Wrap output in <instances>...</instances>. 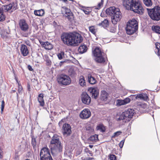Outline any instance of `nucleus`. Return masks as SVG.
Instances as JSON below:
<instances>
[{"label": "nucleus", "instance_id": "obj_1", "mask_svg": "<svg viewBox=\"0 0 160 160\" xmlns=\"http://www.w3.org/2000/svg\"><path fill=\"white\" fill-rule=\"evenodd\" d=\"M61 39L63 43L68 46H77L82 41L81 35L76 32L62 33Z\"/></svg>", "mask_w": 160, "mask_h": 160}, {"label": "nucleus", "instance_id": "obj_2", "mask_svg": "<svg viewBox=\"0 0 160 160\" xmlns=\"http://www.w3.org/2000/svg\"><path fill=\"white\" fill-rule=\"evenodd\" d=\"M123 4L127 9L141 15L144 12V9L140 0H123Z\"/></svg>", "mask_w": 160, "mask_h": 160}, {"label": "nucleus", "instance_id": "obj_3", "mask_svg": "<svg viewBox=\"0 0 160 160\" xmlns=\"http://www.w3.org/2000/svg\"><path fill=\"white\" fill-rule=\"evenodd\" d=\"M49 147L53 155H55L62 152V147L59 136L55 134L53 136L50 142Z\"/></svg>", "mask_w": 160, "mask_h": 160}, {"label": "nucleus", "instance_id": "obj_4", "mask_svg": "<svg viewBox=\"0 0 160 160\" xmlns=\"http://www.w3.org/2000/svg\"><path fill=\"white\" fill-rule=\"evenodd\" d=\"M138 28V24L137 21L135 19H132L127 23L126 27V32L128 34H132L137 30Z\"/></svg>", "mask_w": 160, "mask_h": 160}, {"label": "nucleus", "instance_id": "obj_5", "mask_svg": "<svg viewBox=\"0 0 160 160\" xmlns=\"http://www.w3.org/2000/svg\"><path fill=\"white\" fill-rule=\"evenodd\" d=\"M94 56L95 57V60L98 63H104L105 61L104 53L98 47L95 48L92 52Z\"/></svg>", "mask_w": 160, "mask_h": 160}, {"label": "nucleus", "instance_id": "obj_6", "mask_svg": "<svg viewBox=\"0 0 160 160\" xmlns=\"http://www.w3.org/2000/svg\"><path fill=\"white\" fill-rule=\"evenodd\" d=\"M148 13L152 20L158 21L160 20V7H155L151 9H147Z\"/></svg>", "mask_w": 160, "mask_h": 160}, {"label": "nucleus", "instance_id": "obj_7", "mask_svg": "<svg viewBox=\"0 0 160 160\" xmlns=\"http://www.w3.org/2000/svg\"><path fill=\"white\" fill-rule=\"evenodd\" d=\"M113 11L114 13H113L111 16V21L113 24L115 25L120 21L122 16V13L118 8L115 7V9Z\"/></svg>", "mask_w": 160, "mask_h": 160}, {"label": "nucleus", "instance_id": "obj_8", "mask_svg": "<svg viewBox=\"0 0 160 160\" xmlns=\"http://www.w3.org/2000/svg\"><path fill=\"white\" fill-rule=\"evenodd\" d=\"M58 82L59 84L63 85H67L71 82V78L67 75L61 74L57 78Z\"/></svg>", "mask_w": 160, "mask_h": 160}, {"label": "nucleus", "instance_id": "obj_9", "mask_svg": "<svg viewBox=\"0 0 160 160\" xmlns=\"http://www.w3.org/2000/svg\"><path fill=\"white\" fill-rule=\"evenodd\" d=\"M123 113L126 117V120L128 121H129L135 113V112L132 109H128L126 110Z\"/></svg>", "mask_w": 160, "mask_h": 160}, {"label": "nucleus", "instance_id": "obj_10", "mask_svg": "<svg viewBox=\"0 0 160 160\" xmlns=\"http://www.w3.org/2000/svg\"><path fill=\"white\" fill-rule=\"evenodd\" d=\"M62 132L64 135H69L71 132V128L70 125L68 123H65L62 127Z\"/></svg>", "mask_w": 160, "mask_h": 160}, {"label": "nucleus", "instance_id": "obj_11", "mask_svg": "<svg viewBox=\"0 0 160 160\" xmlns=\"http://www.w3.org/2000/svg\"><path fill=\"white\" fill-rule=\"evenodd\" d=\"M88 92L91 93L92 98L94 99H96L98 96V90L96 88H90L88 89Z\"/></svg>", "mask_w": 160, "mask_h": 160}, {"label": "nucleus", "instance_id": "obj_12", "mask_svg": "<svg viewBox=\"0 0 160 160\" xmlns=\"http://www.w3.org/2000/svg\"><path fill=\"white\" fill-rule=\"evenodd\" d=\"M82 101L83 103L88 105L91 101L90 97L85 92H83L81 96Z\"/></svg>", "mask_w": 160, "mask_h": 160}, {"label": "nucleus", "instance_id": "obj_13", "mask_svg": "<svg viewBox=\"0 0 160 160\" xmlns=\"http://www.w3.org/2000/svg\"><path fill=\"white\" fill-rule=\"evenodd\" d=\"M40 156V158L51 156L49 149L47 148H43L41 150Z\"/></svg>", "mask_w": 160, "mask_h": 160}, {"label": "nucleus", "instance_id": "obj_14", "mask_svg": "<svg viewBox=\"0 0 160 160\" xmlns=\"http://www.w3.org/2000/svg\"><path fill=\"white\" fill-rule=\"evenodd\" d=\"M19 25L21 30L24 32L27 31L29 28L28 24L24 19H21L20 20Z\"/></svg>", "mask_w": 160, "mask_h": 160}, {"label": "nucleus", "instance_id": "obj_15", "mask_svg": "<svg viewBox=\"0 0 160 160\" xmlns=\"http://www.w3.org/2000/svg\"><path fill=\"white\" fill-rule=\"evenodd\" d=\"M63 8L65 10V16L69 20L72 21L73 20V15L70 9L66 7H63Z\"/></svg>", "mask_w": 160, "mask_h": 160}, {"label": "nucleus", "instance_id": "obj_16", "mask_svg": "<svg viewBox=\"0 0 160 160\" xmlns=\"http://www.w3.org/2000/svg\"><path fill=\"white\" fill-rule=\"evenodd\" d=\"M91 116L90 111L87 109H85L81 112L80 116L82 119H87L89 118Z\"/></svg>", "mask_w": 160, "mask_h": 160}, {"label": "nucleus", "instance_id": "obj_17", "mask_svg": "<svg viewBox=\"0 0 160 160\" xmlns=\"http://www.w3.org/2000/svg\"><path fill=\"white\" fill-rule=\"evenodd\" d=\"M20 50L21 54L24 57L27 56L29 53V51L27 46L24 44L21 45Z\"/></svg>", "mask_w": 160, "mask_h": 160}, {"label": "nucleus", "instance_id": "obj_18", "mask_svg": "<svg viewBox=\"0 0 160 160\" xmlns=\"http://www.w3.org/2000/svg\"><path fill=\"white\" fill-rule=\"evenodd\" d=\"M14 5V3H12L7 5H3L0 8L3 10V11L6 12L11 9H12L13 10L15 9Z\"/></svg>", "mask_w": 160, "mask_h": 160}, {"label": "nucleus", "instance_id": "obj_19", "mask_svg": "<svg viewBox=\"0 0 160 160\" xmlns=\"http://www.w3.org/2000/svg\"><path fill=\"white\" fill-rule=\"evenodd\" d=\"M40 43L42 46L46 49L50 50L52 48V45L48 42H41Z\"/></svg>", "mask_w": 160, "mask_h": 160}, {"label": "nucleus", "instance_id": "obj_20", "mask_svg": "<svg viewBox=\"0 0 160 160\" xmlns=\"http://www.w3.org/2000/svg\"><path fill=\"white\" fill-rule=\"evenodd\" d=\"M136 99H139L144 101L147 100L148 98V97L146 94L142 93L137 94L136 96Z\"/></svg>", "mask_w": 160, "mask_h": 160}, {"label": "nucleus", "instance_id": "obj_21", "mask_svg": "<svg viewBox=\"0 0 160 160\" xmlns=\"http://www.w3.org/2000/svg\"><path fill=\"white\" fill-rule=\"evenodd\" d=\"M43 97L44 94L43 93L40 94L38 96V101L40 103V105L41 106H43L44 105Z\"/></svg>", "mask_w": 160, "mask_h": 160}, {"label": "nucleus", "instance_id": "obj_22", "mask_svg": "<svg viewBox=\"0 0 160 160\" xmlns=\"http://www.w3.org/2000/svg\"><path fill=\"white\" fill-rule=\"evenodd\" d=\"M98 25L99 26H102L103 28H105L109 26L108 21L106 19H105L101 22L99 23Z\"/></svg>", "mask_w": 160, "mask_h": 160}, {"label": "nucleus", "instance_id": "obj_23", "mask_svg": "<svg viewBox=\"0 0 160 160\" xmlns=\"http://www.w3.org/2000/svg\"><path fill=\"white\" fill-rule=\"evenodd\" d=\"M108 93L105 91H102L100 96V99L103 101H106L108 98Z\"/></svg>", "mask_w": 160, "mask_h": 160}, {"label": "nucleus", "instance_id": "obj_24", "mask_svg": "<svg viewBox=\"0 0 160 160\" xmlns=\"http://www.w3.org/2000/svg\"><path fill=\"white\" fill-rule=\"evenodd\" d=\"M115 9V7H111L107 8L106 11V13L107 14L111 16L112 15L113 13H114V10Z\"/></svg>", "mask_w": 160, "mask_h": 160}, {"label": "nucleus", "instance_id": "obj_25", "mask_svg": "<svg viewBox=\"0 0 160 160\" xmlns=\"http://www.w3.org/2000/svg\"><path fill=\"white\" fill-rule=\"evenodd\" d=\"M87 49V48L85 45H83L80 46L78 49V51L79 53H83L85 52Z\"/></svg>", "mask_w": 160, "mask_h": 160}, {"label": "nucleus", "instance_id": "obj_26", "mask_svg": "<svg viewBox=\"0 0 160 160\" xmlns=\"http://www.w3.org/2000/svg\"><path fill=\"white\" fill-rule=\"evenodd\" d=\"M34 14L35 15L39 16H42L44 14V10L41 9L39 10H35L34 11Z\"/></svg>", "mask_w": 160, "mask_h": 160}, {"label": "nucleus", "instance_id": "obj_27", "mask_svg": "<svg viewBox=\"0 0 160 160\" xmlns=\"http://www.w3.org/2000/svg\"><path fill=\"white\" fill-rule=\"evenodd\" d=\"M97 130L100 131L101 132H103L105 131V127L103 124H99L98 125L96 128Z\"/></svg>", "mask_w": 160, "mask_h": 160}, {"label": "nucleus", "instance_id": "obj_28", "mask_svg": "<svg viewBox=\"0 0 160 160\" xmlns=\"http://www.w3.org/2000/svg\"><path fill=\"white\" fill-rule=\"evenodd\" d=\"M88 81L89 82L92 84H95L96 82V80L95 78L91 75L88 76Z\"/></svg>", "mask_w": 160, "mask_h": 160}, {"label": "nucleus", "instance_id": "obj_29", "mask_svg": "<svg viewBox=\"0 0 160 160\" xmlns=\"http://www.w3.org/2000/svg\"><path fill=\"white\" fill-rule=\"evenodd\" d=\"M155 45L156 49L155 50V52L156 53H157L158 56H160V43H156Z\"/></svg>", "mask_w": 160, "mask_h": 160}, {"label": "nucleus", "instance_id": "obj_30", "mask_svg": "<svg viewBox=\"0 0 160 160\" xmlns=\"http://www.w3.org/2000/svg\"><path fill=\"white\" fill-rule=\"evenodd\" d=\"M144 4L147 7H150L152 5L151 0H143Z\"/></svg>", "mask_w": 160, "mask_h": 160}, {"label": "nucleus", "instance_id": "obj_31", "mask_svg": "<svg viewBox=\"0 0 160 160\" xmlns=\"http://www.w3.org/2000/svg\"><path fill=\"white\" fill-rule=\"evenodd\" d=\"M98 135L96 134L92 136L89 138V139L92 142H96L98 140Z\"/></svg>", "mask_w": 160, "mask_h": 160}, {"label": "nucleus", "instance_id": "obj_32", "mask_svg": "<svg viewBox=\"0 0 160 160\" xmlns=\"http://www.w3.org/2000/svg\"><path fill=\"white\" fill-rule=\"evenodd\" d=\"M152 30L157 33L160 34V27L158 26H153L152 27Z\"/></svg>", "mask_w": 160, "mask_h": 160}, {"label": "nucleus", "instance_id": "obj_33", "mask_svg": "<svg viewBox=\"0 0 160 160\" xmlns=\"http://www.w3.org/2000/svg\"><path fill=\"white\" fill-rule=\"evenodd\" d=\"M79 83L80 85L82 86H83L85 85V80L83 77L82 76H81L80 77V78L79 79Z\"/></svg>", "mask_w": 160, "mask_h": 160}, {"label": "nucleus", "instance_id": "obj_34", "mask_svg": "<svg viewBox=\"0 0 160 160\" xmlns=\"http://www.w3.org/2000/svg\"><path fill=\"white\" fill-rule=\"evenodd\" d=\"M32 141L31 144L33 148H35L36 145V138L33 136H31Z\"/></svg>", "mask_w": 160, "mask_h": 160}, {"label": "nucleus", "instance_id": "obj_35", "mask_svg": "<svg viewBox=\"0 0 160 160\" xmlns=\"http://www.w3.org/2000/svg\"><path fill=\"white\" fill-rule=\"evenodd\" d=\"M4 11L0 8V21L4 20L5 18V15L3 14Z\"/></svg>", "mask_w": 160, "mask_h": 160}, {"label": "nucleus", "instance_id": "obj_36", "mask_svg": "<svg viewBox=\"0 0 160 160\" xmlns=\"http://www.w3.org/2000/svg\"><path fill=\"white\" fill-rule=\"evenodd\" d=\"M116 105L120 106L124 105L123 100L118 99L116 101Z\"/></svg>", "mask_w": 160, "mask_h": 160}, {"label": "nucleus", "instance_id": "obj_37", "mask_svg": "<svg viewBox=\"0 0 160 160\" xmlns=\"http://www.w3.org/2000/svg\"><path fill=\"white\" fill-rule=\"evenodd\" d=\"M58 57L60 60L62 59L64 57V53L63 52H62L57 54Z\"/></svg>", "mask_w": 160, "mask_h": 160}, {"label": "nucleus", "instance_id": "obj_38", "mask_svg": "<svg viewBox=\"0 0 160 160\" xmlns=\"http://www.w3.org/2000/svg\"><path fill=\"white\" fill-rule=\"evenodd\" d=\"M86 130L88 133H91L93 132L94 130L92 127L89 126H87L86 127Z\"/></svg>", "mask_w": 160, "mask_h": 160}, {"label": "nucleus", "instance_id": "obj_39", "mask_svg": "<svg viewBox=\"0 0 160 160\" xmlns=\"http://www.w3.org/2000/svg\"><path fill=\"white\" fill-rule=\"evenodd\" d=\"M126 119V117L124 115L123 112L121 115L119 116V117L117 118L118 121H120L123 119Z\"/></svg>", "mask_w": 160, "mask_h": 160}, {"label": "nucleus", "instance_id": "obj_40", "mask_svg": "<svg viewBox=\"0 0 160 160\" xmlns=\"http://www.w3.org/2000/svg\"><path fill=\"white\" fill-rule=\"evenodd\" d=\"M89 31L92 32V34H95L96 32L95 29L94 27L92 26L89 27Z\"/></svg>", "mask_w": 160, "mask_h": 160}, {"label": "nucleus", "instance_id": "obj_41", "mask_svg": "<svg viewBox=\"0 0 160 160\" xmlns=\"http://www.w3.org/2000/svg\"><path fill=\"white\" fill-rule=\"evenodd\" d=\"M124 105L128 104L130 102V99L129 98H126L123 100Z\"/></svg>", "mask_w": 160, "mask_h": 160}, {"label": "nucleus", "instance_id": "obj_42", "mask_svg": "<svg viewBox=\"0 0 160 160\" xmlns=\"http://www.w3.org/2000/svg\"><path fill=\"white\" fill-rule=\"evenodd\" d=\"M18 92L19 93L22 94V93L23 90L22 88V86L21 85H19L18 84Z\"/></svg>", "mask_w": 160, "mask_h": 160}, {"label": "nucleus", "instance_id": "obj_43", "mask_svg": "<svg viewBox=\"0 0 160 160\" xmlns=\"http://www.w3.org/2000/svg\"><path fill=\"white\" fill-rule=\"evenodd\" d=\"M109 31L111 32H115L116 31V28L114 27L111 26L109 28Z\"/></svg>", "mask_w": 160, "mask_h": 160}, {"label": "nucleus", "instance_id": "obj_44", "mask_svg": "<svg viewBox=\"0 0 160 160\" xmlns=\"http://www.w3.org/2000/svg\"><path fill=\"white\" fill-rule=\"evenodd\" d=\"M41 160H52L51 156L46 157L45 158H40Z\"/></svg>", "mask_w": 160, "mask_h": 160}, {"label": "nucleus", "instance_id": "obj_45", "mask_svg": "<svg viewBox=\"0 0 160 160\" xmlns=\"http://www.w3.org/2000/svg\"><path fill=\"white\" fill-rule=\"evenodd\" d=\"M121 133L122 132L120 131H118L116 132H115L114 133V135L112 137H115L118 136L120 135Z\"/></svg>", "mask_w": 160, "mask_h": 160}, {"label": "nucleus", "instance_id": "obj_46", "mask_svg": "<svg viewBox=\"0 0 160 160\" xmlns=\"http://www.w3.org/2000/svg\"><path fill=\"white\" fill-rule=\"evenodd\" d=\"M5 103L3 100L2 101L1 107V112H2L3 111V109L4 107Z\"/></svg>", "mask_w": 160, "mask_h": 160}, {"label": "nucleus", "instance_id": "obj_47", "mask_svg": "<svg viewBox=\"0 0 160 160\" xmlns=\"http://www.w3.org/2000/svg\"><path fill=\"white\" fill-rule=\"evenodd\" d=\"M109 158L110 160H115L116 157L114 155H110Z\"/></svg>", "mask_w": 160, "mask_h": 160}, {"label": "nucleus", "instance_id": "obj_48", "mask_svg": "<svg viewBox=\"0 0 160 160\" xmlns=\"http://www.w3.org/2000/svg\"><path fill=\"white\" fill-rule=\"evenodd\" d=\"M103 2V0H101V2L98 4V8H96L97 9H99L101 8V6L102 5Z\"/></svg>", "mask_w": 160, "mask_h": 160}, {"label": "nucleus", "instance_id": "obj_49", "mask_svg": "<svg viewBox=\"0 0 160 160\" xmlns=\"http://www.w3.org/2000/svg\"><path fill=\"white\" fill-rule=\"evenodd\" d=\"M124 139L122 140L119 143V146L120 148H122L124 142Z\"/></svg>", "mask_w": 160, "mask_h": 160}, {"label": "nucleus", "instance_id": "obj_50", "mask_svg": "<svg viewBox=\"0 0 160 160\" xmlns=\"http://www.w3.org/2000/svg\"><path fill=\"white\" fill-rule=\"evenodd\" d=\"M86 152L88 153L89 154L91 155V156H92V152L90 151L88 149H86Z\"/></svg>", "mask_w": 160, "mask_h": 160}, {"label": "nucleus", "instance_id": "obj_51", "mask_svg": "<svg viewBox=\"0 0 160 160\" xmlns=\"http://www.w3.org/2000/svg\"><path fill=\"white\" fill-rule=\"evenodd\" d=\"M3 151L1 148L0 147V158H2V157Z\"/></svg>", "mask_w": 160, "mask_h": 160}, {"label": "nucleus", "instance_id": "obj_52", "mask_svg": "<svg viewBox=\"0 0 160 160\" xmlns=\"http://www.w3.org/2000/svg\"><path fill=\"white\" fill-rule=\"evenodd\" d=\"M28 70L30 71H32L33 70L32 67L30 65H28Z\"/></svg>", "mask_w": 160, "mask_h": 160}, {"label": "nucleus", "instance_id": "obj_53", "mask_svg": "<svg viewBox=\"0 0 160 160\" xmlns=\"http://www.w3.org/2000/svg\"><path fill=\"white\" fill-rule=\"evenodd\" d=\"M46 62L48 64V65L50 64L51 63V61L49 59H47L46 60Z\"/></svg>", "mask_w": 160, "mask_h": 160}, {"label": "nucleus", "instance_id": "obj_54", "mask_svg": "<svg viewBox=\"0 0 160 160\" xmlns=\"http://www.w3.org/2000/svg\"><path fill=\"white\" fill-rule=\"evenodd\" d=\"M83 11L86 14H89V12L86 11V10H83Z\"/></svg>", "mask_w": 160, "mask_h": 160}, {"label": "nucleus", "instance_id": "obj_55", "mask_svg": "<svg viewBox=\"0 0 160 160\" xmlns=\"http://www.w3.org/2000/svg\"><path fill=\"white\" fill-rule=\"evenodd\" d=\"M63 62H60V64H59L60 65V66L62 65V64Z\"/></svg>", "mask_w": 160, "mask_h": 160}, {"label": "nucleus", "instance_id": "obj_56", "mask_svg": "<svg viewBox=\"0 0 160 160\" xmlns=\"http://www.w3.org/2000/svg\"><path fill=\"white\" fill-rule=\"evenodd\" d=\"M63 2H66L67 1V0H62Z\"/></svg>", "mask_w": 160, "mask_h": 160}, {"label": "nucleus", "instance_id": "obj_57", "mask_svg": "<svg viewBox=\"0 0 160 160\" xmlns=\"http://www.w3.org/2000/svg\"><path fill=\"white\" fill-rule=\"evenodd\" d=\"M26 44H27V45H28V46H30V44H29V42H28V43H26Z\"/></svg>", "mask_w": 160, "mask_h": 160}, {"label": "nucleus", "instance_id": "obj_58", "mask_svg": "<svg viewBox=\"0 0 160 160\" xmlns=\"http://www.w3.org/2000/svg\"><path fill=\"white\" fill-rule=\"evenodd\" d=\"M16 91L15 90H12V92H16Z\"/></svg>", "mask_w": 160, "mask_h": 160}, {"label": "nucleus", "instance_id": "obj_59", "mask_svg": "<svg viewBox=\"0 0 160 160\" xmlns=\"http://www.w3.org/2000/svg\"><path fill=\"white\" fill-rule=\"evenodd\" d=\"M89 147H90L91 148H92V146L91 145H89Z\"/></svg>", "mask_w": 160, "mask_h": 160}, {"label": "nucleus", "instance_id": "obj_60", "mask_svg": "<svg viewBox=\"0 0 160 160\" xmlns=\"http://www.w3.org/2000/svg\"><path fill=\"white\" fill-rule=\"evenodd\" d=\"M25 160H29V159H25Z\"/></svg>", "mask_w": 160, "mask_h": 160}, {"label": "nucleus", "instance_id": "obj_61", "mask_svg": "<svg viewBox=\"0 0 160 160\" xmlns=\"http://www.w3.org/2000/svg\"><path fill=\"white\" fill-rule=\"evenodd\" d=\"M17 96L18 97V93H17Z\"/></svg>", "mask_w": 160, "mask_h": 160}]
</instances>
